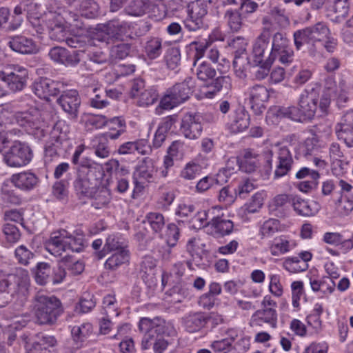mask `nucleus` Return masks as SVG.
I'll list each match as a JSON object with an SVG mask.
<instances>
[{
  "instance_id": "obj_1",
  "label": "nucleus",
  "mask_w": 353,
  "mask_h": 353,
  "mask_svg": "<svg viewBox=\"0 0 353 353\" xmlns=\"http://www.w3.org/2000/svg\"><path fill=\"white\" fill-rule=\"evenodd\" d=\"M334 92V89L326 87L319 103L318 91L314 88L305 89L298 98L297 106L279 107L274 114L277 118H288L297 122L311 121L316 113L321 117L327 112Z\"/></svg>"
},
{
  "instance_id": "obj_2",
  "label": "nucleus",
  "mask_w": 353,
  "mask_h": 353,
  "mask_svg": "<svg viewBox=\"0 0 353 353\" xmlns=\"http://www.w3.org/2000/svg\"><path fill=\"white\" fill-rule=\"evenodd\" d=\"M293 39L296 50L306 46L307 52L312 57H320L323 48L332 52L337 45L336 40L331 36L330 28L322 21L296 30Z\"/></svg>"
},
{
  "instance_id": "obj_3",
  "label": "nucleus",
  "mask_w": 353,
  "mask_h": 353,
  "mask_svg": "<svg viewBox=\"0 0 353 353\" xmlns=\"http://www.w3.org/2000/svg\"><path fill=\"white\" fill-rule=\"evenodd\" d=\"M139 328L144 333L141 341V349L149 350L152 345L154 353H163L168 348V342L162 336L163 334L172 335L174 327L161 318H142L139 323Z\"/></svg>"
},
{
  "instance_id": "obj_4",
  "label": "nucleus",
  "mask_w": 353,
  "mask_h": 353,
  "mask_svg": "<svg viewBox=\"0 0 353 353\" xmlns=\"http://www.w3.org/2000/svg\"><path fill=\"white\" fill-rule=\"evenodd\" d=\"M28 286L27 271L19 270L16 274H7L0 270V308L6 307L15 294L24 296Z\"/></svg>"
},
{
  "instance_id": "obj_5",
  "label": "nucleus",
  "mask_w": 353,
  "mask_h": 353,
  "mask_svg": "<svg viewBox=\"0 0 353 353\" xmlns=\"http://www.w3.org/2000/svg\"><path fill=\"white\" fill-rule=\"evenodd\" d=\"M84 248L85 240L82 234L77 232L71 234L65 230L52 233L46 243V250L57 257L61 256L68 250L81 252Z\"/></svg>"
},
{
  "instance_id": "obj_6",
  "label": "nucleus",
  "mask_w": 353,
  "mask_h": 353,
  "mask_svg": "<svg viewBox=\"0 0 353 353\" xmlns=\"http://www.w3.org/2000/svg\"><path fill=\"white\" fill-rule=\"evenodd\" d=\"M32 304L35 318L39 324H53L62 313L60 301L43 292L36 294Z\"/></svg>"
},
{
  "instance_id": "obj_7",
  "label": "nucleus",
  "mask_w": 353,
  "mask_h": 353,
  "mask_svg": "<svg viewBox=\"0 0 353 353\" xmlns=\"http://www.w3.org/2000/svg\"><path fill=\"white\" fill-rule=\"evenodd\" d=\"M296 141L294 134L287 136L282 142L275 143L270 151L272 159H268L267 162L272 167L274 156V178L283 177L291 170L294 161L292 155L288 148L287 143Z\"/></svg>"
},
{
  "instance_id": "obj_8",
  "label": "nucleus",
  "mask_w": 353,
  "mask_h": 353,
  "mask_svg": "<svg viewBox=\"0 0 353 353\" xmlns=\"http://www.w3.org/2000/svg\"><path fill=\"white\" fill-rule=\"evenodd\" d=\"M69 132L70 127L65 121L60 120L54 123L46 143V156H57L61 150L66 149L68 145Z\"/></svg>"
},
{
  "instance_id": "obj_9",
  "label": "nucleus",
  "mask_w": 353,
  "mask_h": 353,
  "mask_svg": "<svg viewBox=\"0 0 353 353\" xmlns=\"http://www.w3.org/2000/svg\"><path fill=\"white\" fill-rule=\"evenodd\" d=\"M268 58L272 62L278 60L285 65H288L293 61L294 50L285 34L279 32L274 34L271 50Z\"/></svg>"
},
{
  "instance_id": "obj_10",
  "label": "nucleus",
  "mask_w": 353,
  "mask_h": 353,
  "mask_svg": "<svg viewBox=\"0 0 353 353\" xmlns=\"http://www.w3.org/2000/svg\"><path fill=\"white\" fill-rule=\"evenodd\" d=\"M190 46H194L195 48V53L193 57V66L192 68V72L201 81H205L213 79L216 74V70L209 63L205 61H200L205 55L208 43L207 41H193Z\"/></svg>"
},
{
  "instance_id": "obj_11",
  "label": "nucleus",
  "mask_w": 353,
  "mask_h": 353,
  "mask_svg": "<svg viewBox=\"0 0 353 353\" xmlns=\"http://www.w3.org/2000/svg\"><path fill=\"white\" fill-rule=\"evenodd\" d=\"M103 172L100 170H90L84 173L82 171L77 173L73 181V187L79 197L92 196L93 190L100 183L103 177Z\"/></svg>"
},
{
  "instance_id": "obj_12",
  "label": "nucleus",
  "mask_w": 353,
  "mask_h": 353,
  "mask_svg": "<svg viewBox=\"0 0 353 353\" xmlns=\"http://www.w3.org/2000/svg\"><path fill=\"white\" fill-rule=\"evenodd\" d=\"M228 45L234 51L233 67L234 72L239 79H245L246 70L249 65L248 56L246 51L248 43L241 37H236L228 41Z\"/></svg>"
},
{
  "instance_id": "obj_13",
  "label": "nucleus",
  "mask_w": 353,
  "mask_h": 353,
  "mask_svg": "<svg viewBox=\"0 0 353 353\" xmlns=\"http://www.w3.org/2000/svg\"><path fill=\"white\" fill-rule=\"evenodd\" d=\"M32 157V150L27 143L15 141L4 155L3 160L8 166L19 168L28 165Z\"/></svg>"
},
{
  "instance_id": "obj_14",
  "label": "nucleus",
  "mask_w": 353,
  "mask_h": 353,
  "mask_svg": "<svg viewBox=\"0 0 353 353\" xmlns=\"http://www.w3.org/2000/svg\"><path fill=\"white\" fill-rule=\"evenodd\" d=\"M44 26L48 30L49 37L52 40L63 41L67 34L68 27L64 25V20L59 11L48 10L42 18Z\"/></svg>"
},
{
  "instance_id": "obj_15",
  "label": "nucleus",
  "mask_w": 353,
  "mask_h": 353,
  "mask_svg": "<svg viewBox=\"0 0 353 353\" xmlns=\"http://www.w3.org/2000/svg\"><path fill=\"white\" fill-rule=\"evenodd\" d=\"M157 171L154 161L145 157L139 161L133 172V179L136 188H143L145 183L153 181Z\"/></svg>"
},
{
  "instance_id": "obj_16",
  "label": "nucleus",
  "mask_w": 353,
  "mask_h": 353,
  "mask_svg": "<svg viewBox=\"0 0 353 353\" xmlns=\"http://www.w3.org/2000/svg\"><path fill=\"white\" fill-rule=\"evenodd\" d=\"M28 76V72L26 68L14 65L10 72L0 74V79L11 91L18 92L26 87Z\"/></svg>"
},
{
  "instance_id": "obj_17",
  "label": "nucleus",
  "mask_w": 353,
  "mask_h": 353,
  "mask_svg": "<svg viewBox=\"0 0 353 353\" xmlns=\"http://www.w3.org/2000/svg\"><path fill=\"white\" fill-rule=\"evenodd\" d=\"M203 117L199 114L188 113L181 120L180 130L189 139H198L203 131Z\"/></svg>"
},
{
  "instance_id": "obj_18",
  "label": "nucleus",
  "mask_w": 353,
  "mask_h": 353,
  "mask_svg": "<svg viewBox=\"0 0 353 353\" xmlns=\"http://www.w3.org/2000/svg\"><path fill=\"white\" fill-rule=\"evenodd\" d=\"M57 102L63 111L70 118H77L81 105V98L76 90H69L63 92L57 99Z\"/></svg>"
},
{
  "instance_id": "obj_19",
  "label": "nucleus",
  "mask_w": 353,
  "mask_h": 353,
  "mask_svg": "<svg viewBox=\"0 0 353 353\" xmlns=\"http://www.w3.org/2000/svg\"><path fill=\"white\" fill-rule=\"evenodd\" d=\"M80 54L77 50L72 52L60 46L51 48L48 52L50 59L65 66H76L80 62Z\"/></svg>"
},
{
  "instance_id": "obj_20",
  "label": "nucleus",
  "mask_w": 353,
  "mask_h": 353,
  "mask_svg": "<svg viewBox=\"0 0 353 353\" xmlns=\"http://www.w3.org/2000/svg\"><path fill=\"white\" fill-rule=\"evenodd\" d=\"M248 92L251 108L256 114H261L270 97L269 90L263 85H255L249 88Z\"/></svg>"
},
{
  "instance_id": "obj_21",
  "label": "nucleus",
  "mask_w": 353,
  "mask_h": 353,
  "mask_svg": "<svg viewBox=\"0 0 353 353\" xmlns=\"http://www.w3.org/2000/svg\"><path fill=\"white\" fill-rule=\"evenodd\" d=\"M130 23L125 21L113 19L108 21L104 26L103 32L107 35V39L103 41L108 42L109 39L122 40L129 34Z\"/></svg>"
},
{
  "instance_id": "obj_22",
  "label": "nucleus",
  "mask_w": 353,
  "mask_h": 353,
  "mask_svg": "<svg viewBox=\"0 0 353 353\" xmlns=\"http://www.w3.org/2000/svg\"><path fill=\"white\" fill-rule=\"evenodd\" d=\"M7 45L10 49L22 54H32L38 52V47L32 39L23 35H15L8 37Z\"/></svg>"
},
{
  "instance_id": "obj_23",
  "label": "nucleus",
  "mask_w": 353,
  "mask_h": 353,
  "mask_svg": "<svg viewBox=\"0 0 353 353\" xmlns=\"http://www.w3.org/2000/svg\"><path fill=\"white\" fill-rule=\"evenodd\" d=\"M339 139L349 147H353V110L347 112L335 128Z\"/></svg>"
},
{
  "instance_id": "obj_24",
  "label": "nucleus",
  "mask_w": 353,
  "mask_h": 353,
  "mask_svg": "<svg viewBox=\"0 0 353 353\" xmlns=\"http://www.w3.org/2000/svg\"><path fill=\"white\" fill-rule=\"evenodd\" d=\"M32 89L39 98L46 100L59 92V83L48 78L36 80L32 84Z\"/></svg>"
},
{
  "instance_id": "obj_25",
  "label": "nucleus",
  "mask_w": 353,
  "mask_h": 353,
  "mask_svg": "<svg viewBox=\"0 0 353 353\" xmlns=\"http://www.w3.org/2000/svg\"><path fill=\"white\" fill-rule=\"evenodd\" d=\"M250 114L243 107L239 106L229 117L228 126L232 133H239L246 130L250 125Z\"/></svg>"
},
{
  "instance_id": "obj_26",
  "label": "nucleus",
  "mask_w": 353,
  "mask_h": 353,
  "mask_svg": "<svg viewBox=\"0 0 353 353\" xmlns=\"http://www.w3.org/2000/svg\"><path fill=\"white\" fill-rule=\"evenodd\" d=\"M234 170V168L231 170L228 165L226 168L221 170L216 176L208 175L201 178L196 185V191L199 193H203L213 188L215 185H221L223 183L227 182L226 179H221V177L223 175L228 178L233 173Z\"/></svg>"
},
{
  "instance_id": "obj_27",
  "label": "nucleus",
  "mask_w": 353,
  "mask_h": 353,
  "mask_svg": "<svg viewBox=\"0 0 353 353\" xmlns=\"http://www.w3.org/2000/svg\"><path fill=\"white\" fill-rule=\"evenodd\" d=\"M10 180L16 188L28 192L37 188L39 183V177L30 171L14 174L11 176Z\"/></svg>"
},
{
  "instance_id": "obj_28",
  "label": "nucleus",
  "mask_w": 353,
  "mask_h": 353,
  "mask_svg": "<svg viewBox=\"0 0 353 353\" xmlns=\"http://www.w3.org/2000/svg\"><path fill=\"white\" fill-rule=\"evenodd\" d=\"M296 245V240L288 236L281 235L275 237L270 242L269 250L272 256H279L290 252Z\"/></svg>"
},
{
  "instance_id": "obj_29",
  "label": "nucleus",
  "mask_w": 353,
  "mask_h": 353,
  "mask_svg": "<svg viewBox=\"0 0 353 353\" xmlns=\"http://www.w3.org/2000/svg\"><path fill=\"white\" fill-rule=\"evenodd\" d=\"M233 228L234 224L232 221L214 214L212 221L210 222L208 234L215 238H221L231 234Z\"/></svg>"
},
{
  "instance_id": "obj_30",
  "label": "nucleus",
  "mask_w": 353,
  "mask_h": 353,
  "mask_svg": "<svg viewBox=\"0 0 353 353\" xmlns=\"http://www.w3.org/2000/svg\"><path fill=\"white\" fill-rule=\"evenodd\" d=\"M271 31L268 28H263L261 34L256 38L252 48V54L255 63H262L265 61V52L269 48V42L271 38Z\"/></svg>"
},
{
  "instance_id": "obj_31",
  "label": "nucleus",
  "mask_w": 353,
  "mask_h": 353,
  "mask_svg": "<svg viewBox=\"0 0 353 353\" xmlns=\"http://www.w3.org/2000/svg\"><path fill=\"white\" fill-rule=\"evenodd\" d=\"M205 314L202 312H191L186 314L181 319L185 330L190 333H194L202 330L206 325Z\"/></svg>"
},
{
  "instance_id": "obj_32",
  "label": "nucleus",
  "mask_w": 353,
  "mask_h": 353,
  "mask_svg": "<svg viewBox=\"0 0 353 353\" xmlns=\"http://www.w3.org/2000/svg\"><path fill=\"white\" fill-rule=\"evenodd\" d=\"M252 325L261 326L262 323H267L272 328L277 326V312L274 308H263L256 311L251 317Z\"/></svg>"
},
{
  "instance_id": "obj_33",
  "label": "nucleus",
  "mask_w": 353,
  "mask_h": 353,
  "mask_svg": "<svg viewBox=\"0 0 353 353\" xmlns=\"http://www.w3.org/2000/svg\"><path fill=\"white\" fill-rule=\"evenodd\" d=\"M239 163V168L248 173L253 172L259 165V154L253 150L246 149L243 152Z\"/></svg>"
},
{
  "instance_id": "obj_34",
  "label": "nucleus",
  "mask_w": 353,
  "mask_h": 353,
  "mask_svg": "<svg viewBox=\"0 0 353 353\" xmlns=\"http://www.w3.org/2000/svg\"><path fill=\"white\" fill-rule=\"evenodd\" d=\"M292 206L299 215L304 216H314L319 210V206L316 203L309 202L298 196H294Z\"/></svg>"
},
{
  "instance_id": "obj_35",
  "label": "nucleus",
  "mask_w": 353,
  "mask_h": 353,
  "mask_svg": "<svg viewBox=\"0 0 353 353\" xmlns=\"http://www.w3.org/2000/svg\"><path fill=\"white\" fill-rule=\"evenodd\" d=\"M93 332L92 325L90 323H83L79 325H75L72 328L71 334L73 341L77 348L82 347Z\"/></svg>"
},
{
  "instance_id": "obj_36",
  "label": "nucleus",
  "mask_w": 353,
  "mask_h": 353,
  "mask_svg": "<svg viewBox=\"0 0 353 353\" xmlns=\"http://www.w3.org/2000/svg\"><path fill=\"white\" fill-rule=\"evenodd\" d=\"M217 210L219 211L217 207H213L206 210L198 212L191 219L192 227L195 229L205 227L208 233L210 222L212 221V218Z\"/></svg>"
},
{
  "instance_id": "obj_37",
  "label": "nucleus",
  "mask_w": 353,
  "mask_h": 353,
  "mask_svg": "<svg viewBox=\"0 0 353 353\" xmlns=\"http://www.w3.org/2000/svg\"><path fill=\"white\" fill-rule=\"evenodd\" d=\"M174 123V120L170 117L165 118L159 125L157 130L155 132L152 145V148L157 149L161 147L165 141L167 133L171 129Z\"/></svg>"
},
{
  "instance_id": "obj_38",
  "label": "nucleus",
  "mask_w": 353,
  "mask_h": 353,
  "mask_svg": "<svg viewBox=\"0 0 353 353\" xmlns=\"http://www.w3.org/2000/svg\"><path fill=\"white\" fill-rule=\"evenodd\" d=\"M123 249H127L121 238L117 235L112 234L108 236L103 248L96 252V256L98 259H101L105 256L109 252H118Z\"/></svg>"
},
{
  "instance_id": "obj_39",
  "label": "nucleus",
  "mask_w": 353,
  "mask_h": 353,
  "mask_svg": "<svg viewBox=\"0 0 353 353\" xmlns=\"http://www.w3.org/2000/svg\"><path fill=\"white\" fill-rule=\"evenodd\" d=\"M130 252L128 249H123L114 252L105 263V268L111 270H117L121 265L129 262Z\"/></svg>"
},
{
  "instance_id": "obj_40",
  "label": "nucleus",
  "mask_w": 353,
  "mask_h": 353,
  "mask_svg": "<svg viewBox=\"0 0 353 353\" xmlns=\"http://www.w3.org/2000/svg\"><path fill=\"white\" fill-rule=\"evenodd\" d=\"M150 8L149 0H132L125 7V12L127 14L133 17H142L145 14Z\"/></svg>"
},
{
  "instance_id": "obj_41",
  "label": "nucleus",
  "mask_w": 353,
  "mask_h": 353,
  "mask_svg": "<svg viewBox=\"0 0 353 353\" xmlns=\"http://www.w3.org/2000/svg\"><path fill=\"white\" fill-rule=\"evenodd\" d=\"M0 199L6 204L19 205L22 201L20 195L15 192L10 183L6 181L1 185Z\"/></svg>"
},
{
  "instance_id": "obj_42",
  "label": "nucleus",
  "mask_w": 353,
  "mask_h": 353,
  "mask_svg": "<svg viewBox=\"0 0 353 353\" xmlns=\"http://www.w3.org/2000/svg\"><path fill=\"white\" fill-rule=\"evenodd\" d=\"M92 148L95 155L101 159H106L110 154V148L106 138L101 134L94 137L91 141Z\"/></svg>"
},
{
  "instance_id": "obj_43",
  "label": "nucleus",
  "mask_w": 353,
  "mask_h": 353,
  "mask_svg": "<svg viewBox=\"0 0 353 353\" xmlns=\"http://www.w3.org/2000/svg\"><path fill=\"white\" fill-rule=\"evenodd\" d=\"M223 18L232 32H237L241 29L243 26V19L238 10H226Z\"/></svg>"
},
{
  "instance_id": "obj_44",
  "label": "nucleus",
  "mask_w": 353,
  "mask_h": 353,
  "mask_svg": "<svg viewBox=\"0 0 353 353\" xmlns=\"http://www.w3.org/2000/svg\"><path fill=\"white\" fill-rule=\"evenodd\" d=\"M168 90L179 104L186 101L192 93V90L186 82L176 83Z\"/></svg>"
},
{
  "instance_id": "obj_45",
  "label": "nucleus",
  "mask_w": 353,
  "mask_h": 353,
  "mask_svg": "<svg viewBox=\"0 0 353 353\" xmlns=\"http://www.w3.org/2000/svg\"><path fill=\"white\" fill-rule=\"evenodd\" d=\"M61 264L72 275H79L84 270L85 265L80 260H77L72 256L66 254L61 259Z\"/></svg>"
},
{
  "instance_id": "obj_46",
  "label": "nucleus",
  "mask_w": 353,
  "mask_h": 353,
  "mask_svg": "<svg viewBox=\"0 0 353 353\" xmlns=\"http://www.w3.org/2000/svg\"><path fill=\"white\" fill-rule=\"evenodd\" d=\"M79 10L81 15L88 19H95L101 14L100 7L94 0H82Z\"/></svg>"
},
{
  "instance_id": "obj_47",
  "label": "nucleus",
  "mask_w": 353,
  "mask_h": 353,
  "mask_svg": "<svg viewBox=\"0 0 353 353\" xmlns=\"http://www.w3.org/2000/svg\"><path fill=\"white\" fill-rule=\"evenodd\" d=\"M330 87L331 90L334 89L335 92L332 98L337 96L338 99L341 102H346L348 99V94L351 92L352 88L348 85L345 81H341L339 83V90L336 88L334 81L332 79H329L326 81L325 88Z\"/></svg>"
},
{
  "instance_id": "obj_48",
  "label": "nucleus",
  "mask_w": 353,
  "mask_h": 353,
  "mask_svg": "<svg viewBox=\"0 0 353 353\" xmlns=\"http://www.w3.org/2000/svg\"><path fill=\"white\" fill-rule=\"evenodd\" d=\"M102 314L107 317L118 316L119 305L114 295L108 294L103 299Z\"/></svg>"
},
{
  "instance_id": "obj_49",
  "label": "nucleus",
  "mask_w": 353,
  "mask_h": 353,
  "mask_svg": "<svg viewBox=\"0 0 353 353\" xmlns=\"http://www.w3.org/2000/svg\"><path fill=\"white\" fill-rule=\"evenodd\" d=\"M145 222L148 223L154 233L159 234L164 228L165 221L164 216L159 212H149L145 216Z\"/></svg>"
},
{
  "instance_id": "obj_50",
  "label": "nucleus",
  "mask_w": 353,
  "mask_h": 353,
  "mask_svg": "<svg viewBox=\"0 0 353 353\" xmlns=\"http://www.w3.org/2000/svg\"><path fill=\"white\" fill-rule=\"evenodd\" d=\"M110 124H117L118 129L116 130H110L104 134H101L106 138L108 141L109 139H117L121 134L126 131V123L125 119L121 117H114L109 121Z\"/></svg>"
},
{
  "instance_id": "obj_51",
  "label": "nucleus",
  "mask_w": 353,
  "mask_h": 353,
  "mask_svg": "<svg viewBox=\"0 0 353 353\" xmlns=\"http://www.w3.org/2000/svg\"><path fill=\"white\" fill-rule=\"evenodd\" d=\"M51 272L50 265L47 263H38L35 272V281L37 283L44 285L51 281Z\"/></svg>"
},
{
  "instance_id": "obj_52",
  "label": "nucleus",
  "mask_w": 353,
  "mask_h": 353,
  "mask_svg": "<svg viewBox=\"0 0 353 353\" xmlns=\"http://www.w3.org/2000/svg\"><path fill=\"white\" fill-rule=\"evenodd\" d=\"M94 96L90 99V105L96 109H103L109 105L110 102L106 99L104 90L99 87H91Z\"/></svg>"
},
{
  "instance_id": "obj_53",
  "label": "nucleus",
  "mask_w": 353,
  "mask_h": 353,
  "mask_svg": "<svg viewBox=\"0 0 353 353\" xmlns=\"http://www.w3.org/2000/svg\"><path fill=\"white\" fill-rule=\"evenodd\" d=\"M145 52L150 59L159 57L162 52V41L159 38L153 37L149 39L145 46Z\"/></svg>"
},
{
  "instance_id": "obj_54",
  "label": "nucleus",
  "mask_w": 353,
  "mask_h": 353,
  "mask_svg": "<svg viewBox=\"0 0 353 353\" xmlns=\"http://www.w3.org/2000/svg\"><path fill=\"white\" fill-rule=\"evenodd\" d=\"M213 88L212 90L205 92V96L207 98H212L217 92H219L223 88L228 90L232 87L231 79L228 76H220L217 77L212 84Z\"/></svg>"
},
{
  "instance_id": "obj_55",
  "label": "nucleus",
  "mask_w": 353,
  "mask_h": 353,
  "mask_svg": "<svg viewBox=\"0 0 353 353\" xmlns=\"http://www.w3.org/2000/svg\"><path fill=\"white\" fill-rule=\"evenodd\" d=\"M285 270L290 272L296 273L305 271L307 269L308 265L304 262H301L298 256L288 257L283 263Z\"/></svg>"
},
{
  "instance_id": "obj_56",
  "label": "nucleus",
  "mask_w": 353,
  "mask_h": 353,
  "mask_svg": "<svg viewBox=\"0 0 353 353\" xmlns=\"http://www.w3.org/2000/svg\"><path fill=\"white\" fill-rule=\"evenodd\" d=\"M110 192L106 188H100L94 196L92 205L96 209H101L106 206L110 201Z\"/></svg>"
},
{
  "instance_id": "obj_57",
  "label": "nucleus",
  "mask_w": 353,
  "mask_h": 353,
  "mask_svg": "<svg viewBox=\"0 0 353 353\" xmlns=\"http://www.w3.org/2000/svg\"><path fill=\"white\" fill-rule=\"evenodd\" d=\"M294 196L289 194H282L276 196L270 208L272 211H283L287 209L291 204L292 205V199Z\"/></svg>"
},
{
  "instance_id": "obj_58",
  "label": "nucleus",
  "mask_w": 353,
  "mask_h": 353,
  "mask_svg": "<svg viewBox=\"0 0 353 353\" xmlns=\"http://www.w3.org/2000/svg\"><path fill=\"white\" fill-rule=\"evenodd\" d=\"M279 221L274 219H269L264 221L260 227L259 235L261 239L270 237L279 230Z\"/></svg>"
},
{
  "instance_id": "obj_59",
  "label": "nucleus",
  "mask_w": 353,
  "mask_h": 353,
  "mask_svg": "<svg viewBox=\"0 0 353 353\" xmlns=\"http://www.w3.org/2000/svg\"><path fill=\"white\" fill-rule=\"evenodd\" d=\"M137 98H138L137 104L139 106H148L157 101L158 93L153 88L144 90Z\"/></svg>"
},
{
  "instance_id": "obj_60",
  "label": "nucleus",
  "mask_w": 353,
  "mask_h": 353,
  "mask_svg": "<svg viewBox=\"0 0 353 353\" xmlns=\"http://www.w3.org/2000/svg\"><path fill=\"white\" fill-rule=\"evenodd\" d=\"M332 10L336 14L334 21L340 23L348 14L349 0H334Z\"/></svg>"
},
{
  "instance_id": "obj_61",
  "label": "nucleus",
  "mask_w": 353,
  "mask_h": 353,
  "mask_svg": "<svg viewBox=\"0 0 353 353\" xmlns=\"http://www.w3.org/2000/svg\"><path fill=\"white\" fill-rule=\"evenodd\" d=\"M292 303L294 307L299 308L301 298L305 294L303 281H296L291 283Z\"/></svg>"
},
{
  "instance_id": "obj_62",
  "label": "nucleus",
  "mask_w": 353,
  "mask_h": 353,
  "mask_svg": "<svg viewBox=\"0 0 353 353\" xmlns=\"http://www.w3.org/2000/svg\"><path fill=\"white\" fill-rule=\"evenodd\" d=\"M14 256L17 261L23 265L30 263V261L34 256V254L26 245H21L15 249Z\"/></svg>"
},
{
  "instance_id": "obj_63",
  "label": "nucleus",
  "mask_w": 353,
  "mask_h": 353,
  "mask_svg": "<svg viewBox=\"0 0 353 353\" xmlns=\"http://www.w3.org/2000/svg\"><path fill=\"white\" fill-rule=\"evenodd\" d=\"M165 61L168 68L171 70L176 69L180 64L181 53L177 48H169L165 55Z\"/></svg>"
},
{
  "instance_id": "obj_64",
  "label": "nucleus",
  "mask_w": 353,
  "mask_h": 353,
  "mask_svg": "<svg viewBox=\"0 0 353 353\" xmlns=\"http://www.w3.org/2000/svg\"><path fill=\"white\" fill-rule=\"evenodd\" d=\"M299 154L305 157L315 156L319 149L316 141L314 138H308L299 145Z\"/></svg>"
}]
</instances>
